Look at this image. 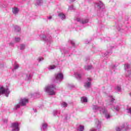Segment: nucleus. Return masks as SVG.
Masks as SVG:
<instances>
[{
    "label": "nucleus",
    "mask_w": 131,
    "mask_h": 131,
    "mask_svg": "<svg viewBox=\"0 0 131 131\" xmlns=\"http://www.w3.org/2000/svg\"><path fill=\"white\" fill-rule=\"evenodd\" d=\"M43 127H47V124H43Z\"/></svg>",
    "instance_id": "a878e982"
},
{
    "label": "nucleus",
    "mask_w": 131,
    "mask_h": 131,
    "mask_svg": "<svg viewBox=\"0 0 131 131\" xmlns=\"http://www.w3.org/2000/svg\"><path fill=\"white\" fill-rule=\"evenodd\" d=\"M116 129L117 131H120V128L119 127H117Z\"/></svg>",
    "instance_id": "aec40b11"
},
{
    "label": "nucleus",
    "mask_w": 131,
    "mask_h": 131,
    "mask_svg": "<svg viewBox=\"0 0 131 131\" xmlns=\"http://www.w3.org/2000/svg\"><path fill=\"white\" fill-rule=\"evenodd\" d=\"M48 19H52V16H50L48 17Z\"/></svg>",
    "instance_id": "cd10ccee"
},
{
    "label": "nucleus",
    "mask_w": 131,
    "mask_h": 131,
    "mask_svg": "<svg viewBox=\"0 0 131 131\" xmlns=\"http://www.w3.org/2000/svg\"><path fill=\"white\" fill-rule=\"evenodd\" d=\"M25 48V45H20V50H24Z\"/></svg>",
    "instance_id": "2eb2a0df"
},
{
    "label": "nucleus",
    "mask_w": 131,
    "mask_h": 131,
    "mask_svg": "<svg viewBox=\"0 0 131 131\" xmlns=\"http://www.w3.org/2000/svg\"><path fill=\"white\" fill-rule=\"evenodd\" d=\"M91 131H96V130L93 129H92L91 130Z\"/></svg>",
    "instance_id": "c85d7f7f"
},
{
    "label": "nucleus",
    "mask_w": 131,
    "mask_h": 131,
    "mask_svg": "<svg viewBox=\"0 0 131 131\" xmlns=\"http://www.w3.org/2000/svg\"><path fill=\"white\" fill-rule=\"evenodd\" d=\"M88 80H89V81L91 80V78H88Z\"/></svg>",
    "instance_id": "c756f323"
},
{
    "label": "nucleus",
    "mask_w": 131,
    "mask_h": 131,
    "mask_svg": "<svg viewBox=\"0 0 131 131\" xmlns=\"http://www.w3.org/2000/svg\"><path fill=\"white\" fill-rule=\"evenodd\" d=\"M20 30H21V29H20L19 28L18 31H20Z\"/></svg>",
    "instance_id": "7c9ffc66"
},
{
    "label": "nucleus",
    "mask_w": 131,
    "mask_h": 131,
    "mask_svg": "<svg viewBox=\"0 0 131 131\" xmlns=\"http://www.w3.org/2000/svg\"><path fill=\"white\" fill-rule=\"evenodd\" d=\"M89 23V19H82L81 21V24H85Z\"/></svg>",
    "instance_id": "0eeeda50"
},
{
    "label": "nucleus",
    "mask_w": 131,
    "mask_h": 131,
    "mask_svg": "<svg viewBox=\"0 0 131 131\" xmlns=\"http://www.w3.org/2000/svg\"><path fill=\"white\" fill-rule=\"evenodd\" d=\"M58 16L61 18L62 20L65 19V15L63 13H59Z\"/></svg>",
    "instance_id": "6e6552de"
},
{
    "label": "nucleus",
    "mask_w": 131,
    "mask_h": 131,
    "mask_svg": "<svg viewBox=\"0 0 131 131\" xmlns=\"http://www.w3.org/2000/svg\"><path fill=\"white\" fill-rule=\"evenodd\" d=\"M54 90H55V85H49L45 87L46 92V93H48L49 95H55Z\"/></svg>",
    "instance_id": "f257e3e1"
},
{
    "label": "nucleus",
    "mask_w": 131,
    "mask_h": 131,
    "mask_svg": "<svg viewBox=\"0 0 131 131\" xmlns=\"http://www.w3.org/2000/svg\"><path fill=\"white\" fill-rule=\"evenodd\" d=\"M29 103V99L26 98H20L19 101V104L20 106H26V104Z\"/></svg>",
    "instance_id": "f03ea898"
},
{
    "label": "nucleus",
    "mask_w": 131,
    "mask_h": 131,
    "mask_svg": "<svg viewBox=\"0 0 131 131\" xmlns=\"http://www.w3.org/2000/svg\"><path fill=\"white\" fill-rule=\"evenodd\" d=\"M19 12V9H18V8H15L13 10V13L16 15V14H18V12Z\"/></svg>",
    "instance_id": "9d476101"
},
{
    "label": "nucleus",
    "mask_w": 131,
    "mask_h": 131,
    "mask_svg": "<svg viewBox=\"0 0 131 131\" xmlns=\"http://www.w3.org/2000/svg\"><path fill=\"white\" fill-rule=\"evenodd\" d=\"M71 2H74V1H75V0H71Z\"/></svg>",
    "instance_id": "2f4dec72"
},
{
    "label": "nucleus",
    "mask_w": 131,
    "mask_h": 131,
    "mask_svg": "<svg viewBox=\"0 0 131 131\" xmlns=\"http://www.w3.org/2000/svg\"><path fill=\"white\" fill-rule=\"evenodd\" d=\"M77 21H78V22H80V23H81V19H80V18H77Z\"/></svg>",
    "instance_id": "412c9836"
},
{
    "label": "nucleus",
    "mask_w": 131,
    "mask_h": 131,
    "mask_svg": "<svg viewBox=\"0 0 131 131\" xmlns=\"http://www.w3.org/2000/svg\"><path fill=\"white\" fill-rule=\"evenodd\" d=\"M42 60H43V58L42 57L39 58V62H40V61H42Z\"/></svg>",
    "instance_id": "6ab92c4d"
},
{
    "label": "nucleus",
    "mask_w": 131,
    "mask_h": 131,
    "mask_svg": "<svg viewBox=\"0 0 131 131\" xmlns=\"http://www.w3.org/2000/svg\"><path fill=\"white\" fill-rule=\"evenodd\" d=\"M84 130V126H80V129L79 131H83Z\"/></svg>",
    "instance_id": "9b49d317"
},
{
    "label": "nucleus",
    "mask_w": 131,
    "mask_h": 131,
    "mask_svg": "<svg viewBox=\"0 0 131 131\" xmlns=\"http://www.w3.org/2000/svg\"><path fill=\"white\" fill-rule=\"evenodd\" d=\"M15 108H16V109H18V108H20V105H19V104H16V105H15Z\"/></svg>",
    "instance_id": "f3484780"
},
{
    "label": "nucleus",
    "mask_w": 131,
    "mask_h": 131,
    "mask_svg": "<svg viewBox=\"0 0 131 131\" xmlns=\"http://www.w3.org/2000/svg\"><path fill=\"white\" fill-rule=\"evenodd\" d=\"M92 69L91 66H88L85 67V70H89V69Z\"/></svg>",
    "instance_id": "f8f14e48"
},
{
    "label": "nucleus",
    "mask_w": 131,
    "mask_h": 131,
    "mask_svg": "<svg viewBox=\"0 0 131 131\" xmlns=\"http://www.w3.org/2000/svg\"><path fill=\"white\" fill-rule=\"evenodd\" d=\"M11 126H12V127H14L15 128H16V129H17V131L19 130V124H18V123H12L11 124Z\"/></svg>",
    "instance_id": "39448f33"
},
{
    "label": "nucleus",
    "mask_w": 131,
    "mask_h": 131,
    "mask_svg": "<svg viewBox=\"0 0 131 131\" xmlns=\"http://www.w3.org/2000/svg\"><path fill=\"white\" fill-rule=\"evenodd\" d=\"M55 68H56V66H51L50 67L51 69H55Z\"/></svg>",
    "instance_id": "a211bd4d"
},
{
    "label": "nucleus",
    "mask_w": 131,
    "mask_h": 131,
    "mask_svg": "<svg viewBox=\"0 0 131 131\" xmlns=\"http://www.w3.org/2000/svg\"><path fill=\"white\" fill-rule=\"evenodd\" d=\"M124 128V124H123L122 127H121V129H123Z\"/></svg>",
    "instance_id": "393cba45"
},
{
    "label": "nucleus",
    "mask_w": 131,
    "mask_h": 131,
    "mask_svg": "<svg viewBox=\"0 0 131 131\" xmlns=\"http://www.w3.org/2000/svg\"><path fill=\"white\" fill-rule=\"evenodd\" d=\"M114 100H115V99H114V98H113L112 100L111 101V102H113V101H114Z\"/></svg>",
    "instance_id": "bb28decb"
},
{
    "label": "nucleus",
    "mask_w": 131,
    "mask_h": 131,
    "mask_svg": "<svg viewBox=\"0 0 131 131\" xmlns=\"http://www.w3.org/2000/svg\"><path fill=\"white\" fill-rule=\"evenodd\" d=\"M81 101L82 102H88V98L86 97H82L81 98Z\"/></svg>",
    "instance_id": "1a4fd4ad"
},
{
    "label": "nucleus",
    "mask_w": 131,
    "mask_h": 131,
    "mask_svg": "<svg viewBox=\"0 0 131 131\" xmlns=\"http://www.w3.org/2000/svg\"><path fill=\"white\" fill-rule=\"evenodd\" d=\"M105 117H106V118H110V115H106L105 116Z\"/></svg>",
    "instance_id": "5701e85b"
},
{
    "label": "nucleus",
    "mask_w": 131,
    "mask_h": 131,
    "mask_svg": "<svg viewBox=\"0 0 131 131\" xmlns=\"http://www.w3.org/2000/svg\"><path fill=\"white\" fill-rule=\"evenodd\" d=\"M62 105L63 107H67V103L66 102H63Z\"/></svg>",
    "instance_id": "dca6fc26"
},
{
    "label": "nucleus",
    "mask_w": 131,
    "mask_h": 131,
    "mask_svg": "<svg viewBox=\"0 0 131 131\" xmlns=\"http://www.w3.org/2000/svg\"><path fill=\"white\" fill-rule=\"evenodd\" d=\"M18 68H19V66H18V65H16L14 67V69H18Z\"/></svg>",
    "instance_id": "4be33fe9"
},
{
    "label": "nucleus",
    "mask_w": 131,
    "mask_h": 131,
    "mask_svg": "<svg viewBox=\"0 0 131 131\" xmlns=\"http://www.w3.org/2000/svg\"><path fill=\"white\" fill-rule=\"evenodd\" d=\"M91 83L90 82H88L86 83V86H87V88H90V86H91Z\"/></svg>",
    "instance_id": "ddd939ff"
},
{
    "label": "nucleus",
    "mask_w": 131,
    "mask_h": 131,
    "mask_svg": "<svg viewBox=\"0 0 131 131\" xmlns=\"http://www.w3.org/2000/svg\"><path fill=\"white\" fill-rule=\"evenodd\" d=\"M78 77H79V78H81V75L80 74H78Z\"/></svg>",
    "instance_id": "b1692460"
},
{
    "label": "nucleus",
    "mask_w": 131,
    "mask_h": 131,
    "mask_svg": "<svg viewBox=\"0 0 131 131\" xmlns=\"http://www.w3.org/2000/svg\"><path fill=\"white\" fill-rule=\"evenodd\" d=\"M20 40H21V38H15V41L16 42H19V41H20Z\"/></svg>",
    "instance_id": "4468645a"
},
{
    "label": "nucleus",
    "mask_w": 131,
    "mask_h": 131,
    "mask_svg": "<svg viewBox=\"0 0 131 131\" xmlns=\"http://www.w3.org/2000/svg\"><path fill=\"white\" fill-rule=\"evenodd\" d=\"M6 92H7V90L5 89L4 87L0 88V94L4 95Z\"/></svg>",
    "instance_id": "423d86ee"
},
{
    "label": "nucleus",
    "mask_w": 131,
    "mask_h": 131,
    "mask_svg": "<svg viewBox=\"0 0 131 131\" xmlns=\"http://www.w3.org/2000/svg\"><path fill=\"white\" fill-rule=\"evenodd\" d=\"M55 77L57 80H59V79H63V74L62 73L56 74L55 75Z\"/></svg>",
    "instance_id": "20e7f679"
},
{
    "label": "nucleus",
    "mask_w": 131,
    "mask_h": 131,
    "mask_svg": "<svg viewBox=\"0 0 131 131\" xmlns=\"http://www.w3.org/2000/svg\"><path fill=\"white\" fill-rule=\"evenodd\" d=\"M93 109L94 110H99V111H100V113H101V112H102V113H105V108H103L102 107H100L97 106H94L93 107Z\"/></svg>",
    "instance_id": "7ed1b4c3"
}]
</instances>
